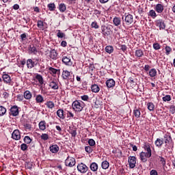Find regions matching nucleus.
Segmentation results:
<instances>
[{
  "label": "nucleus",
  "instance_id": "1",
  "mask_svg": "<svg viewBox=\"0 0 175 175\" xmlns=\"http://www.w3.org/2000/svg\"><path fill=\"white\" fill-rule=\"evenodd\" d=\"M72 107L75 111H81L84 109V103L83 101L75 100L72 103Z\"/></svg>",
  "mask_w": 175,
  "mask_h": 175
},
{
  "label": "nucleus",
  "instance_id": "2",
  "mask_svg": "<svg viewBox=\"0 0 175 175\" xmlns=\"http://www.w3.org/2000/svg\"><path fill=\"white\" fill-rule=\"evenodd\" d=\"M122 21H125L126 25H131L132 23H133V16L131 14H125L122 17Z\"/></svg>",
  "mask_w": 175,
  "mask_h": 175
},
{
  "label": "nucleus",
  "instance_id": "3",
  "mask_svg": "<svg viewBox=\"0 0 175 175\" xmlns=\"http://www.w3.org/2000/svg\"><path fill=\"white\" fill-rule=\"evenodd\" d=\"M39 64V59H36L32 60V59H29L27 60V66L28 69H32V68H35Z\"/></svg>",
  "mask_w": 175,
  "mask_h": 175
},
{
  "label": "nucleus",
  "instance_id": "4",
  "mask_svg": "<svg viewBox=\"0 0 175 175\" xmlns=\"http://www.w3.org/2000/svg\"><path fill=\"white\" fill-rule=\"evenodd\" d=\"M65 165L66 166H68L69 167H72L76 165V159L73 157H68L65 160Z\"/></svg>",
  "mask_w": 175,
  "mask_h": 175
},
{
  "label": "nucleus",
  "instance_id": "5",
  "mask_svg": "<svg viewBox=\"0 0 175 175\" xmlns=\"http://www.w3.org/2000/svg\"><path fill=\"white\" fill-rule=\"evenodd\" d=\"M101 31L104 36H109L111 33V29H110L109 27H107L106 25L101 26Z\"/></svg>",
  "mask_w": 175,
  "mask_h": 175
},
{
  "label": "nucleus",
  "instance_id": "6",
  "mask_svg": "<svg viewBox=\"0 0 175 175\" xmlns=\"http://www.w3.org/2000/svg\"><path fill=\"white\" fill-rule=\"evenodd\" d=\"M128 162L131 169H135L136 167V157L133 156L129 157Z\"/></svg>",
  "mask_w": 175,
  "mask_h": 175
},
{
  "label": "nucleus",
  "instance_id": "7",
  "mask_svg": "<svg viewBox=\"0 0 175 175\" xmlns=\"http://www.w3.org/2000/svg\"><path fill=\"white\" fill-rule=\"evenodd\" d=\"M77 169L81 173H87L88 172V167L83 163H80L77 165Z\"/></svg>",
  "mask_w": 175,
  "mask_h": 175
},
{
  "label": "nucleus",
  "instance_id": "8",
  "mask_svg": "<svg viewBox=\"0 0 175 175\" xmlns=\"http://www.w3.org/2000/svg\"><path fill=\"white\" fill-rule=\"evenodd\" d=\"M156 25L159 27L160 31L161 29H165V28H166V24H165V21H163V19L157 20Z\"/></svg>",
  "mask_w": 175,
  "mask_h": 175
},
{
  "label": "nucleus",
  "instance_id": "9",
  "mask_svg": "<svg viewBox=\"0 0 175 175\" xmlns=\"http://www.w3.org/2000/svg\"><path fill=\"white\" fill-rule=\"evenodd\" d=\"M140 159L142 162H147L148 160V158H150L151 154H148V153H146V152H142L139 154Z\"/></svg>",
  "mask_w": 175,
  "mask_h": 175
},
{
  "label": "nucleus",
  "instance_id": "10",
  "mask_svg": "<svg viewBox=\"0 0 175 175\" xmlns=\"http://www.w3.org/2000/svg\"><path fill=\"white\" fill-rule=\"evenodd\" d=\"M11 116L13 117H17L19 114L18 107L17 105H14L10 108Z\"/></svg>",
  "mask_w": 175,
  "mask_h": 175
},
{
  "label": "nucleus",
  "instance_id": "11",
  "mask_svg": "<svg viewBox=\"0 0 175 175\" xmlns=\"http://www.w3.org/2000/svg\"><path fill=\"white\" fill-rule=\"evenodd\" d=\"M49 57L51 59L55 61L58 58V53L55 49H51L49 52Z\"/></svg>",
  "mask_w": 175,
  "mask_h": 175
},
{
  "label": "nucleus",
  "instance_id": "12",
  "mask_svg": "<svg viewBox=\"0 0 175 175\" xmlns=\"http://www.w3.org/2000/svg\"><path fill=\"white\" fill-rule=\"evenodd\" d=\"M12 137L14 139V140H20V139H21V135L20 134V131L17 129L14 130L12 133Z\"/></svg>",
  "mask_w": 175,
  "mask_h": 175
},
{
  "label": "nucleus",
  "instance_id": "13",
  "mask_svg": "<svg viewBox=\"0 0 175 175\" xmlns=\"http://www.w3.org/2000/svg\"><path fill=\"white\" fill-rule=\"evenodd\" d=\"M49 87L51 88L52 90H58V88H59L56 79H53L49 82Z\"/></svg>",
  "mask_w": 175,
  "mask_h": 175
},
{
  "label": "nucleus",
  "instance_id": "14",
  "mask_svg": "<svg viewBox=\"0 0 175 175\" xmlns=\"http://www.w3.org/2000/svg\"><path fill=\"white\" fill-rule=\"evenodd\" d=\"M62 79L64 80H70V72L66 70H64L62 72Z\"/></svg>",
  "mask_w": 175,
  "mask_h": 175
},
{
  "label": "nucleus",
  "instance_id": "15",
  "mask_svg": "<svg viewBox=\"0 0 175 175\" xmlns=\"http://www.w3.org/2000/svg\"><path fill=\"white\" fill-rule=\"evenodd\" d=\"M106 85L107 88H113L116 85V81L113 79H109L106 81Z\"/></svg>",
  "mask_w": 175,
  "mask_h": 175
},
{
  "label": "nucleus",
  "instance_id": "16",
  "mask_svg": "<svg viewBox=\"0 0 175 175\" xmlns=\"http://www.w3.org/2000/svg\"><path fill=\"white\" fill-rule=\"evenodd\" d=\"M49 150L53 154H57V152H58V151H59V147L57 144L52 145L49 147Z\"/></svg>",
  "mask_w": 175,
  "mask_h": 175
},
{
  "label": "nucleus",
  "instance_id": "17",
  "mask_svg": "<svg viewBox=\"0 0 175 175\" xmlns=\"http://www.w3.org/2000/svg\"><path fill=\"white\" fill-rule=\"evenodd\" d=\"M49 73L52 75V76H54L55 75H60L61 70L58 69H55L53 67L49 68Z\"/></svg>",
  "mask_w": 175,
  "mask_h": 175
},
{
  "label": "nucleus",
  "instance_id": "18",
  "mask_svg": "<svg viewBox=\"0 0 175 175\" xmlns=\"http://www.w3.org/2000/svg\"><path fill=\"white\" fill-rule=\"evenodd\" d=\"M2 79L5 84H10V81H12V79H10V76L8 74H3L2 75Z\"/></svg>",
  "mask_w": 175,
  "mask_h": 175
},
{
  "label": "nucleus",
  "instance_id": "19",
  "mask_svg": "<svg viewBox=\"0 0 175 175\" xmlns=\"http://www.w3.org/2000/svg\"><path fill=\"white\" fill-rule=\"evenodd\" d=\"M29 54H33L34 55L38 54V49L36 48L35 45L33 44L29 46Z\"/></svg>",
  "mask_w": 175,
  "mask_h": 175
},
{
  "label": "nucleus",
  "instance_id": "20",
  "mask_svg": "<svg viewBox=\"0 0 175 175\" xmlns=\"http://www.w3.org/2000/svg\"><path fill=\"white\" fill-rule=\"evenodd\" d=\"M143 148L145 150V153L149 154V155H152V152H151V147L150 146V144H144Z\"/></svg>",
  "mask_w": 175,
  "mask_h": 175
},
{
  "label": "nucleus",
  "instance_id": "21",
  "mask_svg": "<svg viewBox=\"0 0 175 175\" xmlns=\"http://www.w3.org/2000/svg\"><path fill=\"white\" fill-rule=\"evenodd\" d=\"M154 144L156 147H158V148H161V147L163 146V138H157V140L154 142Z\"/></svg>",
  "mask_w": 175,
  "mask_h": 175
},
{
  "label": "nucleus",
  "instance_id": "22",
  "mask_svg": "<svg viewBox=\"0 0 175 175\" xmlns=\"http://www.w3.org/2000/svg\"><path fill=\"white\" fill-rule=\"evenodd\" d=\"M163 5L162 4H157L154 7V10H156V12L157 13H162L163 12Z\"/></svg>",
  "mask_w": 175,
  "mask_h": 175
},
{
  "label": "nucleus",
  "instance_id": "23",
  "mask_svg": "<svg viewBox=\"0 0 175 175\" xmlns=\"http://www.w3.org/2000/svg\"><path fill=\"white\" fill-rule=\"evenodd\" d=\"M113 23L115 27H119V25H121V18L120 17L113 18Z\"/></svg>",
  "mask_w": 175,
  "mask_h": 175
},
{
  "label": "nucleus",
  "instance_id": "24",
  "mask_svg": "<svg viewBox=\"0 0 175 175\" xmlns=\"http://www.w3.org/2000/svg\"><path fill=\"white\" fill-rule=\"evenodd\" d=\"M164 139H165V144H169L170 142H172L173 139H172V136L169 134L164 135Z\"/></svg>",
  "mask_w": 175,
  "mask_h": 175
},
{
  "label": "nucleus",
  "instance_id": "25",
  "mask_svg": "<svg viewBox=\"0 0 175 175\" xmlns=\"http://www.w3.org/2000/svg\"><path fill=\"white\" fill-rule=\"evenodd\" d=\"M133 114L136 118H140L141 112L140 108H135L133 110Z\"/></svg>",
  "mask_w": 175,
  "mask_h": 175
},
{
  "label": "nucleus",
  "instance_id": "26",
  "mask_svg": "<svg viewBox=\"0 0 175 175\" xmlns=\"http://www.w3.org/2000/svg\"><path fill=\"white\" fill-rule=\"evenodd\" d=\"M135 57H137L138 58H142L143 55H144V52H143V50L142 49H137L135 51Z\"/></svg>",
  "mask_w": 175,
  "mask_h": 175
},
{
  "label": "nucleus",
  "instance_id": "27",
  "mask_svg": "<svg viewBox=\"0 0 175 175\" xmlns=\"http://www.w3.org/2000/svg\"><path fill=\"white\" fill-rule=\"evenodd\" d=\"M57 116L59 118L64 120L65 118V116L64 115V109H58L56 112Z\"/></svg>",
  "mask_w": 175,
  "mask_h": 175
},
{
  "label": "nucleus",
  "instance_id": "28",
  "mask_svg": "<svg viewBox=\"0 0 175 175\" xmlns=\"http://www.w3.org/2000/svg\"><path fill=\"white\" fill-rule=\"evenodd\" d=\"M23 96L25 98V99H31L32 98V94H31V92H29V90H26L24 92Z\"/></svg>",
  "mask_w": 175,
  "mask_h": 175
},
{
  "label": "nucleus",
  "instance_id": "29",
  "mask_svg": "<svg viewBox=\"0 0 175 175\" xmlns=\"http://www.w3.org/2000/svg\"><path fill=\"white\" fill-rule=\"evenodd\" d=\"M36 101L37 103H43V102H44V98L42 95L38 94L36 97Z\"/></svg>",
  "mask_w": 175,
  "mask_h": 175
},
{
  "label": "nucleus",
  "instance_id": "30",
  "mask_svg": "<svg viewBox=\"0 0 175 175\" xmlns=\"http://www.w3.org/2000/svg\"><path fill=\"white\" fill-rule=\"evenodd\" d=\"M59 10L61 13H64L66 10V5L64 3L59 4Z\"/></svg>",
  "mask_w": 175,
  "mask_h": 175
},
{
  "label": "nucleus",
  "instance_id": "31",
  "mask_svg": "<svg viewBox=\"0 0 175 175\" xmlns=\"http://www.w3.org/2000/svg\"><path fill=\"white\" fill-rule=\"evenodd\" d=\"M109 166H110V163H109V161H104L101 163L102 169H104V170L109 169Z\"/></svg>",
  "mask_w": 175,
  "mask_h": 175
},
{
  "label": "nucleus",
  "instance_id": "32",
  "mask_svg": "<svg viewBox=\"0 0 175 175\" xmlns=\"http://www.w3.org/2000/svg\"><path fill=\"white\" fill-rule=\"evenodd\" d=\"M39 128L41 131H45L46 130V122L44 120L40 122Z\"/></svg>",
  "mask_w": 175,
  "mask_h": 175
},
{
  "label": "nucleus",
  "instance_id": "33",
  "mask_svg": "<svg viewBox=\"0 0 175 175\" xmlns=\"http://www.w3.org/2000/svg\"><path fill=\"white\" fill-rule=\"evenodd\" d=\"M105 51L106 53H108V54H111L114 51V48L113 46H107L105 47Z\"/></svg>",
  "mask_w": 175,
  "mask_h": 175
},
{
  "label": "nucleus",
  "instance_id": "34",
  "mask_svg": "<svg viewBox=\"0 0 175 175\" xmlns=\"http://www.w3.org/2000/svg\"><path fill=\"white\" fill-rule=\"evenodd\" d=\"M47 8L50 12H54L55 10V4L54 3H51L47 5Z\"/></svg>",
  "mask_w": 175,
  "mask_h": 175
},
{
  "label": "nucleus",
  "instance_id": "35",
  "mask_svg": "<svg viewBox=\"0 0 175 175\" xmlns=\"http://www.w3.org/2000/svg\"><path fill=\"white\" fill-rule=\"evenodd\" d=\"M100 90V88H99V86L98 85L94 84V85H92V92L98 93V92Z\"/></svg>",
  "mask_w": 175,
  "mask_h": 175
},
{
  "label": "nucleus",
  "instance_id": "36",
  "mask_svg": "<svg viewBox=\"0 0 175 175\" xmlns=\"http://www.w3.org/2000/svg\"><path fill=\"white\" fill-rule=\"evenodd\" d=\"M45 105L48 109H54V106H55L53 101H47Z\"/></svg>",
  "mask_w": 175,
  "mask_h": 175
},
{
  "label": "nucleus",
  "instance_id": "37",
  "mask_svg": "<svg viewBox=\"0 0 175 175\" xmlns=\"http://www.w3.org/2000/svg\"><path fill=\"white\" fill-rule=\"evenodd\" d=\"M62 61L65 65H69V64H70V59L68 57H63Z\"/></svg>",
  "mask_w": 175,
  "mask_h": 175
},
{
  "label": "nucleus",
  "instance_id": "38",
  "mask_svg": "<svg viewBox=\"0 0 175 175\" xmlns=\"http://www.w3.org/2000/svg\"><path fill=\"white\" fill-rule=\"evenodd\" d=\"M148 16H150L152 17V18H155L157 17V12H155V10H150L148 14Z\"/></svg>",
  "mask_w": 175,
  "mask_h": 175
},
{
  "label": "nucleus",
  "instance_id": "39",
  "mask_svg": "<svg viewBox=\"0 0 175 175\" xmlns=\"http://www.w3.org/2000/svg\"><path fill=\"white\" fill-rule=\"evenodd\" d=\"M90 170L92 172H96L98 170V165L96 164V163H92L90 165Z\"/></svg>",
  "mask_w": 175,
  "mask_h": 175
},
{
  "label": "nucleus",
  "instance_id": "40",
  "mask_svg": "<svg viewBox=\"0 0 175 175\" xmlns=\"http://www.w3.org/2000/svg\"><path fill=\"white\" fill-rule=\"evenodd\" d=\"M149 76L150 77H155V76H157V70L155 68L150 70Z\"/></svg>",
  "mask_w": 175,
  "mask_h": 175
},
{
  "label": "nucleus",
  "instance_id": "41",
  "mask_svg": "<svg viewBox=\"0 0 175 175\" xmlns=\"http://www.w3.org/2000/svg\"><path fill=\"white\" fill-rule=\"evenodd\" d=\"M36 79L38 80L40 84H43V77H42V75L37 74L36 76Z\"/></svg>",
  "mask_w": 175,
  "mask_h": 175
},
{
  "label": "nucleus",
  "instance_id": "42",
  "mask_svg": "<svg viewBox=\"0 0 175 175\" xmlns=\"http://www.w3.org/2000/svg\"><path fill=\"white\" fill-rule=\"evenodd\" d=\"M57 38L62 39V38H65L66 35L65 33H62L61 30H57Z\"/></svg>",
  "mask_w": 175,
  "mask_h": 175
},
{
  "label": "nucleus",
  "instance_id": "43",
  "mask_svg": "<svg viewBox=\"0 0 175 175\" xmlns=\"http://www.w3.org/2000/svg\"><path fill=\"white\" fill-rule=\"evenodd\" d=\"M37 27L38 28H40V29H43L44 27V23H43L42 21H38L37 22Z\"/></svg>",
  "mask_w": 175,
  "mask_h": 175
},
{
  "label": "nucleus",
  "instance_id": "44",
  "mask_svg": "<svg viewBox=\"0 0 175 175\" xmlns=\"http://www.w3.org/2000/svg\"><path fill=\"white\" fill-rule=\"evenodd\" d=\"M6 114V108L3 106H0V116H5Z\"/></svg>",
  "mask_w": 175,
  "mask_h": 175
},
{
  "label": "nucleus",
  "instance_id": "45",
  "mask_svg": "<svg viewBox=\"0 0 175 175\" xmlns=\"http://www.w3.org/2000/svg\"><path fill=\"white\" fill-rule=\"evenodd\" d=\"M23 140L26 144H31V142H32V139L29 136H25Z\"/></svg>",
  "mask_w": 175,
  "mask_h": 175
},
{
  "label": "nucleus",
  "instance_id": "46",
  "mask_svg": "<svg viewBox=\"0 0 175 175\" xmlns=\"http://www.w3.org/2000/svg\"><path fill=\"white\" fill-rule=\"evenodd\" d=\"M159 158H160V162H161L163 167H165V166H166V159L161 156H159Z\"/></svg>",
  "mask_w": 175,
  "mask_h": 175
},
{
  "label": "nucleus",
  "instance_id": "47",
  "mask_svg": "<svg viewBox=\"0 0 175 175\" xmlns=\"http://www.w3.org/2000/svg\"><path fill=\"white\" fill-rule=\"evenodd\" d=\"M147 106H148V110H150V111H152L154 110V103H148L147 104Z\"/></svg>",
  "mask_w": 175,
  "mask_h": 175
},
{
  "label": "nucleus",
  "instance_id": "48",
  "mask_svg": "<svg viewBox=\"0 0 175 175\" xmlns=\"http://www.w3.org/2000/svg\"><path fill=\"white\" fill-rule=\"evenodd\" d=\"M165 50L166 55H169L170 54V53L172 52V48L169 46H166L165 47Z\"/></svg>",
  "mask_w": 175,
  "mask_h": 175
},
{
  "label": "nucleus",
  "instance_id": "49",
  "mask_svg": "<svg viewBox=\"0 0 175 175\" xmlns=\"http://www.w3.org/2000/svg\"><path fill=\"white\" fill-rule=\"evenodd\" d=\"M163 100L164 102H170V100H172V97L170 95H166L165 96L163 97Z\"/></svg>",
  "mask_w": 175,
  "mask_h": 175
},
{
  "label": "nucleus",
  "instance_id": "50",
  "mask_svg": "<svg viewBox=\"0 0 175 175\" xmlns=\"http://www.w3.org/2000/svg\"><path fill=\"white\" fill-rule=\"evenodd\" d=\"M89 146H90V147H94V146H95L96 143H95V140H94V139H90L88 142Z\"/></svg>",
  "mask_w": 175,
  "mask_h": 175
},
{
  "label": "nucleus",
  "instance_id": "51",
  "mask_svg": "<svg viewBox=\"0 0 175 175\" xmlns=\"http://www.w3.org/2000/svg\"><path fill=\"white\" fill-rule=\"evenodd\" d=\"M85 151H86V152H88V154H91V152L94 151V149H92L91 146H85Z\"/></svg>",
  "mask_w": 175,
  "mask_h": 175
},
{
  "label": "nucleus",
  "instance_id": "52",
  "mask_svg": "<svg viewBox=\"0 0 175 175\" xmlns=\"http://www.w3.org/2000/svg\"><path fill=\"white\" fill-rule=\"evenodd\" d=\"M21 150H22V151H27V150H28V146L27 144H22L21 145Z\"/></svg>",
  "mask_w": 175,
  "mask_h": 175
},
{
  "label": "nucleus",
  "instance_id": "53",
  "mask_svg": "<svg viewBox=\"0 0 175 175\" xmlns=\"http://www.w3.org/2000/svg\"><path fill=\"white\" fill-rule=\"evenodd\" d=\"M42 140H49V135L46 133H42L40 136Z\"/></svg>",
  "mask_w": 175,
  "mask_h": 175
},
{
  "label": "nucleus",
  "instance_id": "54",
  "mask_svg": "<svg viewBox=\"0 0 175 175\" xmlns=\"http://www.w3.org/2000/svg\"><path fill=\"white\" fill-rule=\"evenodd\" d=\"M92 28H94V29H98L99 28V25H98V23L96 21L92 22L91 24Z\"/></svg>",
  "mask_w": 175,
  "mask_h": 175
},
{
  "label": "nucleus",
  "instance_id": "55",
  "mask_svg": "<svg viewBox=\"0 0 175 175\" xmlns=\"http://www.w3.org/2000/svg\"><path fill=\"white\" fill-rule=\"evenodd\" d=\"M153 49H154V50H161V45L158 42L154 43Z\"/></svg>",
  "mask_w": 175,
  "mask_h": 175
},
{
  "label": "nucleus",
  "instance_id": "56",
  "mask_svg": "<svg viewBox=\"0 0 175 175\" xmlns=\"http://www.w3.org/2000/svg\"><path fill=\"white\" fill-rule=\"evenodd\" d=\"M70 133L72 135V137H76V136L77 135V131H76V129L71 130Z\"/></svg>",
  "mask_w": 175,
  "mask_h": 175
},
{
  "label": "nucleus",
  "instance_id": "57",
  "mask_svg": "<svg viewBox=\"0 0 175 175\" xmlns=\"http://www.w3.org/2000/svg\"><path fill=\"white\" fill-rule=\"evenodd\" d=\"M119 47H120V50H122V51H124V52L126 51V50L128 49V47H126V45H125V44L119 45Z\"/></svg>",
  "mask_w": 175,
  "mask_h": 175
},
{
  "label": "nucleus",
  "instance_id": "58",
  "mask_svg": "<svg viewBox=\"0 0 175 175\" xmlns=\"http://www.w3.org/2000/svg\"><path fill=\"white\" fill-rule=\"evenodd\" d=\"M170 111L172 114H175V106L174 105L170 106Z\"/></svg>",
  "mask_w": 175,
  "mask_h": 175
},
{
  "label": "nucleus",
  "instance_id": "59",
  "mask_svg": "<svg viewBox=\"0 0 175 175\" xmlns=\"http://www.w3.org/2000/svg\"><path fill=\"white\" fill-rule=\"evenodd\" d=\"M16 99L19 102H21L24 99V96H23V94H18L16 96Z\"/></svg>",
  "mask_w": 175,
  "mask_h": 175
},
{
  "label": "nucleus",
  "instance_id": "60",
  "mask_svg": "<svg viewBox=\"0 0 175 175\" xmlns=\"http://www.w3.org/2000/svg\"><path fill=\"white\" fill-rule=\"evenodd\" d=\"M81 98L82 100H85V101H87V100H88V99H90V97H88V95H83V96H81Z\"/></svg>",
  "mask_w": 175,
  "mask_h": 175
},
{
  "label": "nucleus",
  "instance_id": "61",
  "mask_svg": "<svg viewBox=\"0 0 175 175\" xmlns=\"http://www.w3.org/2000/svg\"><path fill=\"white\" fill-rule=\"evenodd\" d=\"M21 40H25L27 39V33H23L21 35Z\"/></svg>",
  "mask_w": 175,
  "mask_h": 175
},
{
  "label": "nucleus",
  "instance_id": "62",
  "mask_svg": "<svg viewBox=\"0 0 175 175\" xmlns=\"http://www.w3.org/2000/svg\"><path fill=\"white\" fill-rule=\"evenodd\" d=\"M150 175H158V172L155 170H152L150 171Z\"/></svg>",
  "mask_w": 175,
  "mask_h": 175
},
{
  "label": "nucleus",
  "instance_id": "63",
  "mask_svg": "<svg viewBox=\"0 0 175 175\" xmlns=\"http://www.w3.org/2000/svg\"><path fill=\"white\" fill-rule=\"evenodd\" d=\"M67 116L70 117L71 118H73V117H75V115L72 112L68 111L67 112Z\"/></svg>",
  "mask_w": 175,
  "mask_h": 175
},
{
  "label": "nucleus",
  "instance_id": "64",
  "mask_svg": "<svg viewBox=\"0 0 175 175\" xmlns=\"http://www.w3.org/2000/svg\"><path fill=\"white\" fill-rule=\"evenodd\" d=\"M67 44H68V42H66V41H62L61 42L62 47H66Z\"/></svg>",
  "mask_w": 175,
  "mask_h": 175
}]
</instances>
